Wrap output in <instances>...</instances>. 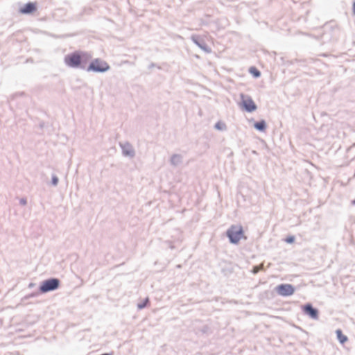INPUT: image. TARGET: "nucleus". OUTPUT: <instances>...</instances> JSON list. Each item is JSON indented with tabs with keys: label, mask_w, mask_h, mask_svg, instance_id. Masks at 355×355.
Here are the masks:
<instances>
[{
	"label": "nucleus",
	"mask_w": 355,
	"mask_h": 355,
	"mask_svg": "<svg viewBox=\"0 0 355 355\" xmlns=\"http://www.w3.org/2000/svg\"><path fill=\"white\" fill-rule=\"evenodd\" d=\"M225 235L230 243L233 245H238L242 239H247L241 225H231L225 232Z\"/></svg>",
	"instance_id": "f03ea898"
},
{
	"label": "nucleus",
	"mask_w": 355,
	"mask_h": 355,
	"mask_svg": "<svg viewBox=\"0 0 355 355\" xmlns=\"http://www.w3.org/2000/svg\"><path fill=\"white\" fill-rule=\"evenodd\" d=\"M263 270L262 265H256L252 267V272L254 275L257 274L259 271Z\"/></svg>",
	"instance_id": "6ab92c4d"
},
{
	"label": "nucleus",
	"mask_w": 355,
	"mask_h": 355,
	"mask_svg": "<svg viewBox=\"0 0 355 355\" xmlns=\"http://www.w3.org/2000/svg\"><path fill=\"white\" fill-rule=\"evenodd\" d=\"M19 204L22 206H25L27 205V199L26 198H21L19 200Z\"/></svg>",
	"instance_id": "412c9836"
},
{
	"label": "nucleus",
	"mask_w": 355,
	"mask_h": 355,
	"mask_svg": "<svg viewBox=\"0 0 355 355\" xmlns=\"http://www.w3.org/2000/svg\"><path fill=\"white\" fill-rule=\"evenodd\" d=\"M252 153H253V154H257V151H255V150H253V151H252Z\"/></svg>",
	"instance_id": "bb28decb"
},
{
	"label": "nucleus",
	"mask_w": 355,
	"mask_h": 355,
	"mask_svg": "<svg viewBox=\"0 0 355 355\" xmlns=\"http://www.w3.org/2000/svg\"><path fill=\"white\" fill-rule=\"evenodd\" d=\"M352 203L355 205V199L352 201Z\"/></svg>",
	"instance_id": "cd10ccee"
},
{
	"label": "nucleus",
	"mask_w": 355,
	"mask_h": 355,
	"mask_svg": "<svg viewBox=\"0 0 355 355\" xmlns=\"http://www.w3.org/2000/svg\"><path fill=\"white\" fill-rule=\"evenodd\" d=\"M150 304V302L148 297H146L141 302H139L137 304V309L139 310L144 309L148 306H149Z\"/></svg>",
	"instance_id": "2eb2a0df"
},
{
	"label": "nucleus",
	"mask_w": 355,
	"mask_h": 355,
	"mask_svg": "<svg viewBox=\"0 0 355 355\" xmlns=\"http://www.w3.org/2000/svg\"><path fill=\"white\" fill-rule=\"evenodd\" d=\"M194 331L196 334L199 335H209L212 333L211 328L207 324H204L200 327H196Z\"/></svg>",
	"instance_id": "9b49d317"
},
{
	"label": "nucleus",
	"mask_w": 355,
	"mask_h": 355,
	"mask_svg": "<svg viewBox=\"0 0 355 355\" xmlns=\"http://www.w3.org/2000/svg\"><path fill=\"white\" fill-rule=\"evenodd\" d=\"M214 128L220 131H224L227 130V125L224 122L219 121L215 123Z\"/></svg>",
	"instance_id": "f3484780"
},
{
	"label": "nucleus",
	"mask_w": 355,
	"mask_h": 355,
	"mask_svg": "<svg viewBox=\"0 0 355 355\" xmlns=\"http://www.w3.org/2000/svg\"><path fill=\"white\" fill-rule=\"evenodd\" d=\"M171 164L177 166L182 162V156L180 154H173L170 159Z\"/></svg>",
	"instance_id": "4468645a"
},
{
	"label": "nucleus",
	"mask_w": 355,
	"mask_h": 355,
	"mask_svg": "<svg viewBox=\"0 0 355 355\" xmlns=\"http://www.w3.org/2000/svg\"><path fill=\"white\" fill-rule=\"evenodd\" d=\"M58 182H59L58 177L56 175L53 174L52 177H51V185L53 187H57L58 184Z\"/></svg>",
	"instance_id": "a211bd4d"
},
{
	"label": "nucleus",
	"mask_w": 355,
	"mask_h": 355,
	"mask_svg": "<svg viewBox=\"0 0 355 355\" xmlns=\"http://www.w3.org/2000/svg\"><path fill=\"white\" fill-rule=\"evenodd\" d=\"M44 126V122H40V124H39V127L42 129Z\"/></svg>",
	"instance_id": "393cba45"
},
{
	"label": "nucleus",
	"mask_w": 355,
	"mask_h": 355,
	"mask_svg": "<svg viewBox=\"0 0 355 355\" xmlns=\"http://www.w3.org/2000/svg\"><path fill=\"white\" fill-rule=\"evenodd\" d=\"M35 286L34 283H30L28 285V288H33Z\"/></svg>",
	"instance_id": "a878e982"
},
{
	"label": "nucleus",
	"mask_w": 355,
	"mask_h": 355,
	"mask_svg": "<svg viewBox=\"0 0 355 355\" xmlns=\"http://www.w3.org/2000/svg\"><path fill=\"white\" fill-rule=\"evenodd\" d=\"M110 69V64L101 58L91 59L89 62L86 71L87 72H94L97 73H103Z\"/></svg>",
	"instance_id": "7ed1b4c3"
},
{
	"label": "nucleus",
	"mask_w": 355,
	"mask_h": 355,
	"mask_svg": "<svg viewBox=\"0 0 355 355\" xmlns=\"http://www.w3.org/2000/svg\"><path fill=\"white\" fill-rule=\"evenodd\" d=\"M352 12H353V15L355 16V1L353 2V4H352Z\"/></svg>",
	"instance_id": "4be33fe9"
},
{
	"label": "nucleus",
	"mask_w": 355,
	"mask_h": 355,
	"mask_svg": "<svg viewBox=\"0 0 355 355\" xmlns=\"http://www.w3.org/2000/svg\"><path fill=\"white\" fill-rule=\"evenodd\" d=\"M36 295H37V294L33 293H31L29 295H28L26 297V298H30V297H35Z\"/></svg>",
	"instance_id": "5701e85b"
},
{
	"label": "nucleus",
	"mask_w": 355,
	"mask_h": 355,
	"mask_svg": "<svg viewBox=\"0 0 355 355\" xmlns=\"http://www.w3.org/2000/svg\"><path fill=\"white\" fill-rule=\"evenodd\" d=\"M92 58V55L91 53L76 50L64 56V62L69 68L86 71L87 64Z\"/></svg>",
	"instance_id": "f257e3e1"
},
{
	"label": "nucleus",
	"mask_w": 355,
	"mask_h": 355,
	"mask_svg": "<svg viewBox=\"0 0 355 355\" xmlns=\"http://www.w3.org/2000/svg\"><path fill=\"white\" fill-rule=\"evenodd\" d=\"M249 73L255 78H258L261 76V71L254 66L249 68Z\"/></svg>",
	"instance_id": "dca6fc26"
},
{
	"label": "nucleus",
	"mask_w": 355,
	"mask_h": 355,
	"mask_svg": "<svg viewBox=\"0 0 355 355\" xmlns=\"http://www.w3.org/2000/svg\"><path fill=\"white\" fill-rule=\"evenodd\" d=\"M253 126L259 132H265L267 128V123L264 119H261L255 121Z\"/></svg>",
	"instance_id": "f8f14e48"
},
{
	"label": "nucleus",
	"mask_w": 355,
	"mask_h": 355,
	"mask_svg": "<svg viewBox=\"0 0 355 355\" xmlns=\"http://www.w3.org/2000/svg\"><path fill=\"white\" fill-rule=\"evenodd\" d=\"M156 66V64L153 62H152L149 66H148V69H150L153 67H155Z\"/></svg>",
	"instance_id": "b1692460"
},
{
	"label": "nucleus",
	"mask_w": 355,
	"mask_h": 355,
	"mask_svg": "<svg viewBox=\"0 0 355 355\" xmlns=\"http://www.w3.org/2000/svg\"><path fill=\"white\" fill-rule=\"evenodd\" d=\"M336 338L340 344L345 345L348 341V337L343 333L340 329L336 330Z\"/></svg>",
	"instance_id": "ddd939ff"
},
{
	"label": "nucleus",
	"mask_w": 355,
	"mask_h": 355,
	"mask_svg": "<svg viewBox=\"0 0 355 355\" xmlns=\"http://www.w3.org/2000/svg\"><path fill=\"white\" fill-rule=\"evenodd\" d=\"M240 96V107L243 111L252 113L257 110V106L251 96L243 94H241Z\"/></svg>",
	"instance_id": "39448f33"
},
{
	"label": "nucleus",
	"mask_w": 355,
	"mask_h": 355,
	"mask_svg": "<svg viewBox=\"0 0 355 355\" xmlns=\"http://www.w3.org/2000/svg\"><path fill=\"white\" fill-rule=\"evenodd\" d=\"M192 42L200 49L207 53L211 52V49L207 44L205 39L199 35H192L191 36Z\"/></svg>",
	"instance_id": "6e6552de"
},
{
	"label": "nucleus",
	"mask_w": 355,
	"mask_h": 355,
	"mask_svg": "<svg viewBox=\"0 0 355 355\" xmlns=\"http://www.w3.org/2000/svg\"><path fill=\"white\" fill-rule=\"evenodd\" d=\"M61 281L56 277H50L41 282L38 293L44 294L49 292L54 291L60 287Z\"/></svg>",
	"instance_id": "20e7f679"
},
{
	"label": "nucleus",
	"mask_w": 355,
	"mask_h": 355,
	"mask_svg": "<svg viewBox=\"0 0 355 355\" xmlns=\"http://www.w3.org/2000/svg\"><path fill=\"white\" fill-rule=\"evenodd\" d=\"M120 146L122 150V154L125 157H129L130 158H133L135 156V151L132 146V144L129 142H125L124 144L120 143Z\"/></svg>",
	"instance_id": "9d476101"
},
{
	"label": "nucleus",
	"mask_w": 355,
	"mask_h": 355,
	"mask_svg": "<svg viewBox=\"0 0 355 355\" xmlns=\"http://www.w3.org/2000/svg\"><path fill=\"white\" fill-rule=\"evenodd\" d=\"M37 9V4L36 2L29 1L25 3L19 9V12L23 15L33 14Z\"/></svg>",
	"instance_id": "1a4fd4ad"
},
{
	"label": "nucleus",
	"mask_w": 355,
	"mask_h": 355,
	"mask_svg": "<svg viewBox=\"0 0 355 355\" xmlns=\"http://www.w3.org/2000/svg\"><path fill=\"white\" fill-rule=\"evenodd\" d=\"M303 313L313 320L319 318V310L314 307L310 302L306 303L301 306Z\"/></svg>",
	"instance_id": "0eeeda50"
},
{
	"label": "nucleus",
	"mask_w": 355,
	"mask_h": 355,
	"mask_svg": "<svg viewBox=\"0 0 355 355\" xmlns=\"http://www.w3.org/2000/svg\"><path fill=\"white\" fill-rule=\"evenodd\" d=\"M295 241V237L293 235H291V236H288L286 239H285V241L287 243H289V244H291V243H293Z\"/></svg>",
	"instance_id": "aec40b11"
},
{
	"label": "nucleus",
	"mask_w": 355,
	"mask_h": 355,
	"mask_svg": "<svg viewBox=\"0 0 355 355\" xmlns=\"http://www.w3.org/2000/svg\"><path fill=\"white\" fill-rule=\"evenodd\" d=\"M275 290L279 295L288 297L294 294L295 287L290 284H281L277 285Z\"/></svg>",
	"instance_id": "423d86ee"
}]
</instances>
